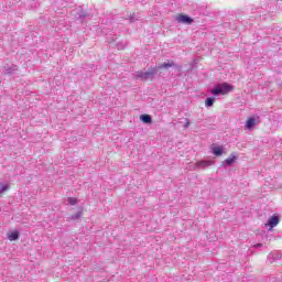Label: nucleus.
<instances>
[{"mask_svg":"<svg viewBox=\"0 0 282 282\" xmlns=\"http://www.w3.org/2000/svg\"><path fill=\"white\" fill-rule=\"evenodd\" d=\"M169 67H175V63L164 62L163 64L155 66L154 69H156V72H158V69H169Z\"/></svg>","mask_w":282,"mask_h":282,"instance_id":"obj_8","label":"nucleus"},{"mask_svg":"<svg viewBox=\"0 0 282 282\" xmlns=\"http://www.w3.org/2000/svg\"><path fill=\"white\" fill-rule=\"evenodd\" d=\"M9 188H10V185H3V184H1L0 197H1V195H3V193H6V191H8Z\"/></svg>","mask_w":282,"mask_h":282,"instance_id":"obj_15","label":"nucleus"},{"mask_svg":"<svg viewBox=\"0 0 282 282\" xmlns=\"http://www.w3.org/2000/svg\"><path fill=\"white\" fill-rule=\"evenodd\" d=\"M230 91H232V86L228 83H223L215 86L210 90V94H213V96H226V94H230Z\"/></svg>","mask_w":282,"mask_h":282,"instance_id":"obj_1","label":"nucleus"},{"mask_svg":"<svg viewBox=\"0 0 282 282\" xmlns=\"http://www.w3.org/2000/svg\"><path fill=\"white\" fill-rule=\"evenodd\" d=\"M9 241H17L19 239V231L14 230L8 234Z\"/></svg>","mask_w":282,"mask_h":282,"instance_id":"obj_10","label":"nucleus"},{"mask_svg":"<svg viewBox=\"0 0 282 282\" xmlns=\"http://www.w3.org/2000/svg\"><path fill=\"white\" fill-rule=\"evenodd\" d=\"M279 216H271L265 226H269V230H272V228H276V226H279Z\"/></svg>","mask_w":282,"mask_h":282,"instance_id":"obj_5","label":"nucleus"},{"mask_svg":"<svg viewBox=\"0 0 282 282\" xmlns=\"http://www.w3.org/2000/svg\"><path fill=\"white\" fill-rule=\"evenodd\" d=\"M176 21L178 23H185L186 25H191V23H193V19L191 17L182 14L176 18Z\"/></svg>","mask_w":282,"mask_h":282,"instance_id":"obj_6","label":"nucleus"},{"mask_svg":"<svg viewBox=\"0 0 282 282\" xmlns=\"http://www.w3.org/2000/svg\"><path fill=\"white\" fill-rule=\"evenodd\" d=\"M83 217V212H78L77 214H74L70 216V219L76 221V219H80Z\"/></svg>","mask_w":282,"mask_h":282,"instance_id":"obj_13","label":"nucleus"},{"mask_svg":"<svg viewBox=\"0 0 282 282\" xmlns=\"http://www.w3.org/2000/svg\"><path fill=\"white\" fill-rule=\"evenodd\" d=\"M191 127V121L186 119V122L184 123V129H188Z\"/></svg>","mask_w":282,"mask_h":282,"instance_id":"obj_17","label":"nucleus"},{"mask_svg":"<svg viewBox=\"0 0 282 282\" xmlns=\"http://www.w3.org/2000/svg\"><path fill=\"white\" fill-rule=\"evenodd\" d=\"M124 47H127V43H124V42H119V43L117 44V48H118V50H124Z\"/></svg>","mask_w":282,"mask_h":282,"instance_id":"obj_16","label":"nucleus"},{"mask_svg":"<svg viewBox=\"0 0 282 282\" xmlns=\"http://www.w3.org/2000/svg\"><path fill=\"white\" fill-rule=\"evenodd\" d=\"M261 246H263V245L258 243V245H256V248H261Z\"/></svg>","mask_w":282,"mask_h":282,"instance_id":"obj_18","label":"nucleus"},{"mask_svg":"<svg viewBox=\"0 0 282 282\" xmlns=\"http://www.w3.org/2000/svg\"><path fill=\"white\" fill-rule=\"evenodd\" d=\"M215 105V97H208L205 101V107H213Z\"/></svg>","mask_w":282,"mask_h":282,"instance_id":"obj_12","label":"nucleus"},{"mask_svg":"<svg viewBox=\"0 0 282 282\" xmlns=\"http://www.w3.org/2000/svg\"><path fill=\"white\" fill-rule=\"evenodd\" d=\"M140 120H141V122H143L144 124H151V122H153V118H151L150 115H141V116H140Z\"/></svg>","mask_w":282,"mask_h":282,"instance_id":"obj_9","label":"nucleus"},{"mask_svg":"<svg viewBox=\"0 0 282 282\" xmlns=\"http://www.w3.org/2000/svg\"><path fill=\"white\" fill-rule=\"evenodd\" d=\"M68 204L70 206H76V204H78V199H76L75 197H68Z\"/></svg>","mask_w":282,"mask_h":282,"instance_id":"obj_14","label":"nucleus"},{"mask_svg":"<svg viewBox=\"0 0 282 282\" xmlns=\"http://www.w3.org/2000/svg\"><path fill=\"white\" fill-rule=\"evenodd\" d=\"M259 122H260L259 117H249L246 122V129H248V131H251V129L253 127H257Z\"/></svg>","mask_w":282,"mask_h":282,"instance_id":"obj_3","label":"nucleus"},{"mask_svg":"<svg viewBox=\"0 0 282 282\" xmlns=\"http://www.w3.org/2000/svg\"><path fill=\"white\" fill-rule=\"evenodd\" d=\"M155 74H158V68L151 67L148 72L138 70L134 74V78H137L139 80H152L153 76H155Z\"/></svg>","mask_w":282,"mask_h":282,"instance_id":"obj_2","label":"nucleus"},{"mask_svg":"<svg viewBox=\"0 0 282 282\" xmlns=\"http://www.w3.org/2000/svg\"><path fill=\"white\" fill-rule=\"evenodd\" d=\"M213 164H215V161H198L194 166V171H196V169H208V166H213Z\"/></svg>","mask_w":282,"mask_h":282,"instance_id":"obj_4","label":"nucleus"},{"mask_svg":"<svg viewBox=\"0 0 282 282\" xmlns=\"http://www.w3.org/2000/svg\"><path fill=\"white\" fill-rule=\"evenodd\" d=\"M213 153H214V155L219 158L220 155H224V148H221V147H214L213 148Z\"/></svg>","mask_w":282,"mask_h":282,"instance_id":"obj_11","label":"nucleus"},{"mask_svg":"<svg viewBox=\"0 0 282 282\" xmlns=\"http://www.w3.org/2000/svg\"><path fill=\"white\" fill-rule=\"evenodd\" d=\"M235 160H237V154L231 153L230 156L223 162V166H232Z\"/></svg>","mask_w":282,"mask_h":282,"instance_id":"obj_7","label":"nucleus"}]
</instances>
